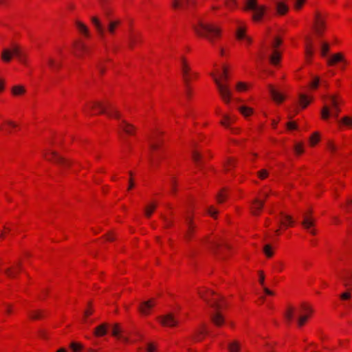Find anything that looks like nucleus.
Returning <instances> with one entry per match:
<instances>
[{
	"instance_id": "obj_13",
	"label": "nucleus",
	"mask_w": 352,
	"mask_h": 352,
	"mask_svg": "<svg viewBox=\"0 0 352 352\" xmlns=\"http://www.w3.org/2000/svg\"><path fill=\"white\" fill-rule=\"evenodd\" d=\"M155 300L153 299H150L147 301L141 302L138 307V309L142 315H148L151 309L155 306Z\"/></svg>"
},
{
	"instance_id": "obj_15",
	"label": "nucleus",
	"mask_w": 352,
	"mask_h": 352,
	"mask_svg": "<svg viewBox=\"0 0 352 352\" xmlns=\"http://www.w3.org/2000/svg\"><path fill=\"white\" fill-rule=\"evenodd\" d=\"M302 225L311 234L314 235L316 234V230L313 228L314 226V220L313 219L305 215Z\"/></svg>"
},
{
	"instance_id": "obj_23",
	"label": "nucleus",
	"mask_w": 352,
	"mask_h": 352,
	"mask_svg": "<svg viewBox=\"0 0 352 352\" xmlns=\"http://www.w3.org/2000/svg\"><path fill=\"white\" fill-rule=\"evenodd\" d=\"M12 56H14L13 53V47L12 49H4L1 54V59L3 61L8 63L11 60Z\"/></svg>"
},
{
	"instance_id": "obj_27",
	"label": "nucleus",
	"mask_w": 352,
	"mask_h": 352,
	"mask_svg": "<svg viewBox=\"0 0 352 352\" xmlns=\"http://www.w3.org/2000/svg\"><path fill=\"white\" fill-rule=\"evenodd\" d=\"M120 128L121 129H122L127 134H133V131H134L133 126H132L130 124L127 123L124 120H122V122L120 123Z\"/></svg>"
},
{
	"instance_id": "obj_5",
	"label": "nucleus",
	"mask_w": 352,
	"mask_h": 352,
	"mask_svg": "<svg viewBox=\"0 0 352 352\" xmlns=\"http://www.w3.org/2000/svg\"><path fill=\"white\" fill-rule=\"evenodd\" d=\"M214 82L216 83L219 94L222 100L226 103L229 104L232 98V92L229 87L226 84H223L220 80L213 74H211Z\"/></svg>"
},
{
	"instance_id": "obj_46",
	"label": "nucleus",
	"mask_w": 352,
	"mask_h": 352,
	"mask_svg": "<svg viewBox=\"0 0 352 352\" xmlns=\"http://www.w3.org/2000/svg\"><path fill=\"white\" fill-rule=\"evenodd\" d=\"M340 298L342 301L350 300L351 298V291H346L340 295Z\"/></svg>"
},
{
	"instance_id": "obj_56",
	"label": "nucleus",
	"mask_w": 352,
	"mask_h": 352,
	"mask_svg": "<svg viewBox=\"0 0 352 352\" xmlns=\"http://www.w3.org/2000/svg\"><path fill=\"white\" fill-rule=\"evenodd\" d=\"M208 214L214 217V218H216V216L217 214H218V211L217 210H215L212 206H210L208 209Z\"/></svg>"
},
{
	"instance_id": "obj_44",
	"label": "nucleus",
	"mask_w": 352,
	"mask_h": 352,
	"mask_svg": "<svg viewBox=\"0 0 352 352\" xmlns=\"http://www.w3.org/2000/svg\"><path fill=\"white\" fill-rule=\"evenodd\" d=\"M122 330L118 324H115L112 329V335L115 337L118 338L120 336Z\"/></svg>"
},
{
	"instance_id": "obj_32",
	"label": "nucleus",
	"mask_w": 352,
	"mask_h": 352,
	"mask_svg": "<svg viewBox=\"0 0 352 352\" xmlns=\"http://www.w3.org/2000/svg\"><path fill=\"white\" fill-rule=\"evenodd\" d=\"M276 10L279 14H285L288 11V6L283 2H277Z\"/></svg>"
},
{
	"instance_id": "obj_42",
	"label": "nucleus",
	"mask_w": 352,
	"mask_h": 352,
	"mask_svg": "<svg viewBox=\"0 0 352 352\" xmlns=\"http://www.w3.org/2000/svg\"><path fill=\"white\" fill-rule=\"evenodd\" d=\"M74 45L80 52H86L88 51L87 47L83 43H75Z\"/></svg>"
},
{
	"instance_id": "obj_49",
	"label": "nucleus",
	"mask_w": 352,
	"mask_h": 352,
	"mask_svg": "<svg viewBox=\"0 0 352 352\" xmlns=\"http://www.w3.org/2000/svg\"><path fill=\"white\" fill-rule=\"evenodd\" d=\"M247 88H248L247 85L242 82H239L236 85V89L238 91H245V90H247Z\"/></svg>"
},
{
	"instance_id": "obj_7",
	"label": "nucleus",
	"mask_w": 352,
	"mask_h": 352,
	"mask_svg": "<svg viewBox=\"0 0 352 352\" xmlns=\"http://www.w3.org/2000/svg\"><path fill=\"white\" fill-rule=\"evenodd\" d=\"M314 29L318 36H321L325 29V21L320 13L316 12L314 14Z\"/></svg>"
},
{
	"instance_id": "obj_16",
	"label": "nucleus",
	"mask_w": 352,
	"mask_h": 352,
	"mask_svg": "<svg viewBox=\"0 0 352 352\" xmlns=\"http://www.w3.org/2000/svg\"><path fill=\"white\" fill-rule=\"evenodd\" d=\"M264 200H261L258 198H255L252 201L251 208L252 212L254 215H258L264 206Z\"/></svg>"
},
{
	"instance_id": "obj_64",
	"label": "nucleus",
	"mask_w": 352,
	"mask_h": 352,
	"mask_svg": "<svg viewBox=\"0 0 352 352\" xmlns=\"http://www.w3.org/2000/svg\"><path fill=\"white\" fill-rule=\"evenodd\" d=\"M281 44V41L278 38H276L274 41L272 43V47L274 48H276L278 47Z\"/></svg>"
},
{
	"instance_id": "obj_58",
	"label": "nucleus",
	"mask_w": 352,
	"mask_h": 352,
	"mask_svg": "<svg viewBox=\"0 0 352 352\" xmlns=\"http://www.w3.org/2000/svg\"><path fill=\"white\" fill-rule=\"evenodd\" d=\"M268 175V173L266 170L263 169L261 171L258 172V175L261 179L265 178Z\"/></svg>"
},
{
	"instance_id": "obj_52",
	"label": "nucleus",
	"mask_w": 352,
	"mask_h": 352,
	"mask_svg": "<svg viewBox=\"0 0 352 352\" xmlns=\"http://www.w3.org/2000/svg\"><path fill=\"white\" fill-rule=\"evenodd\" d=\"M150 146L151 149L155 150L158 148V145L155 141V138L154 137L150 138Z\"/></svg>"
},
{
	"instance_id": "obj_30",
	"label": "nucleus",
	"mask_w": 352,
	"mask_h": 352,
	"mask_svg": "<svg viewBox=\"0 0 352 352\" xmlns=\"http://www.w3.org/2000/svg\"><path fill=\"white\" fill-rule=\"evenodd\" d=\"M342 60H343L342 55L341 54L338 53V54H336L331 56L330 58H329L327 62L329 65H331L336 64L338 62L342 61Z\"/></svg>"
},
{
	"instance_id": "obj_40",
	"label": "nucleus",
	"mask_w": 352,
	"mask_h": 352,
	"mask_svg": "<svg viewBox=\"0 0 352 352\" xmlns=\"http://www.w3.org/2000/svg\"><path fill=\"white\" fill-rule=\"evenodd\" d=\"M230 352H239L240 350V344L237 341H234L228 344Z\"/></svg>"
},
{
	"instance_id": "obj_25",
	"label": "nucleus",
	"mask_w": 352,
	"mask_h": 352,
	"mask_svg": "<svg viewBox=\"0 0 352 352\" xmlns=\"http://www.w3.org/2000/svg\"><path fill=\"white\" fill-rule=\"evenodd\" d=\"M120 23L121 21L119 19L110 20L107 25V31L111 34H114L116 32V29L118 25H120Z\"/></svg>"
},
{
	"instance_id": "obj_37",
	"label": "nucleus",
	"mask_w": 352,
	"mask_h": 352,
	"mask_svg": "<svg viewBox=\"0 0 352 352\" xmlns=\"http://www.w3.org/2000/svg\"><path fill=\"white\" fill-rule=\"evenodd\" d=\"M305 54H306L307 58H311L314 54L313 44H312L311 41L309 40L307 41Z\"/></svg>"
},
{
	"instance_id": "obj_39",
	"label": "nucleus",
	"mask_w": 352,
	"mask_h": 352,
	"mask_svg": "<svg viewBox=\"0 0 352 352\" xmlns=\"http://www.w3.org/2000/svg\"><path fill=\"white\" fill-rule=\"evenodd\" d=\"M25 91V87L21 85L14 86L12 89V92L14 96H19L24 94Z\"/></svg>"
},
{
	"instance_id": "obj_10",
	"label": "nucleus",
	"mask_w": 352,
	"mask_h": 352,
	"mask_svg": "<svg viewBox=\"0 0 352 352\" xmlns=\"http://www.w3.org/2000/svg\"><path fill=\"white\" fill-rule=\"evenodd\" d=\"M185 221L187 228L186 230L184 232V236L187 241H189L193 235L196 227L193 223L192 219L191 217L186 216L185 217Z\"/></svg>"
},
{
	"instance_id": "obj_38",
	"label": "nucleus",
	"mask_w": 352,
	"mask_h": 352,
	"mask_svg": "<svg viewBox=\"0 0 352 352\" xmlns=\"http://www.w3.org/2000/svg\"><path fill=\"white\" fill-rule=\"evenodd\" d=\"M280 54L276 50H274L273 54L270 56V60L274 65H276L280 60Z\"/></svg>"
},
{
	"instance_id": "obj_34",
	"label": "nucleus",
	"mask_w": 352,
	"mask_h": 352,
	"mask_svg": "<svg viewBox=\"0 0 352 352\" xmlns=\"http://www.w3.org/2000/svg\"><path fill=\"white\" fill-rule=\"evenodd\" d=\"M338 123L347 127H352V117L344 116L338 120Z\"/></svg>"
},
{
	"instance_id": "obj_53",
	"label": "nucleus",
	"mask_w": 352,
	"mask_h": 352,
	"mask_svg": "<svg viewBox=\"0 0 352 352\" xmlns=\"http://www.w3.org/2000/svg\"><path fill=\"white\" fill-rule=\"evenodd\" d=\"M170 184L171 192L173 193H175L177 191L176 180H175V177H171Z\"/></svg>"
},
{
	"instance_id": "obj_26",
	"label": "nucleus",
	"mask_w": 352,
	"mask_h": 352,
	"mask_svg": "<svg viewBox=\"0 0 352 352\" xmlns=\"http://www.w3.org/2000/svg\"><path fill=\"white\" fill-rule=\"evenodd\" d=\"M13 53L20 62L25 63V56L18 45H13Z\"/></svg>"
},
{
	"instance_id": "obj_2",
	"label": "nucleus",
	"mask_w": 352,
	"mask_h": 352,
	"mask_svg": "<svg viewBox=\"0 0 352 352\" xmlns=\"http://www.w3.org/2000/svg\"><path fill=\"white\" fill-rule=\"evenodd\" d=\"M193 29L199 36L206 38L211 43H214L215 38L221 35V29L219 27L206 23L201 20H199L197 24L193 25Z\"/></svg>"
},
{
	"instance_id": "obj_33",
	"label": "nucleus",
	"mask_w": 352,
	"mask_h": 352,
	"mask_svg": "<svg viewBox=\"0 0 352 352\" xmlns=\"http://www.w3.org/2000/svg\"><path fill=\"white\" fill-rule=\"evenodd\" d=\"M157 205L155 204H151L145 207L144 214L146 217L149 218L155 210Z\"/></svg>"
},
{
	"instance_id": "obj_55",
	"label": "nucleus",
	"mask_w": 352,
	"mask_h": 352,
	"mask_svg": "<svg viewBox=\"0 0 352 352\" xmlns=\"http://www.w3.org/2000/svg\"><path fill=\"white\" fill-rule=\"evenodd\" d=\"M305 0H294V6L296 10H300Z\"/></svg>"
},
{
	"instance_id": "obj_31",
	"label": "nucleus",
	"mask_w": 352,
	"mask_h": 352,
	"mask_svg": "<svg viewBox=\"0 0 352 352\" xmlns=\"http://www.w3.org/2000/svg\"><path fill=\"white\" fill-rule=\"evenodd\" d=\"M223 120L220 122L221 124L226 128H230V124L234 122L236 118H232L231 116L228 115H223Z\"/></svg>"
},
{
	"instance_id": "obj_50",
	"label": "nucleus",
	"mask_w": 352,
	"mask_h": 352,
	"mask_svg": "<svg viewBox=\"0 0 352 352\" xmlns=\"http://www.w3.org/2000/svg\"><path fill=\"white\" fill-rule=\"evenodd\" d=\"M263 252L267 257H271L273 255L272 248L270 245H265L263 248Z\"/></svg>"
},
{
	"instance_id": "obj_43",
	"label": "nucleus",
	"mask_w": 352,
	"mask_h": 352,
	"mask_svg": "<svg viewBox=\"0 0 352 352\" xmlns=\"http://www.w3.org/2000/svg\"><path fill=\"white\" fill-rule=\"evenodd\" d=\"M320 83V79L318 76H314L310 82V87L311 89H316L318 88L319 84Z\"/></svg>"
},
{
	"instance_id": "obj_17",
	"label": "nucleus",
	"mask_w": 352,
	"mask_h": 352,
	"mask_svg": "<svg viewBox=\"0 0 352 352\" xmlns=\"http://www.w3.org/2000/svg\"><path fill=\"white\" fill-rule=\"evenodd\" d=\"M21 269H22V263L21 261H18L16 263V266L8 267V268L6 269L5 273L6 274V275L8 277L14 278L16 276V275L17 274V273L20 270H21Z\"/></svg>"
},
{
	"instance_id": "obj_47",
	"label": "nucleus",
	"mask_w": 352,
	"mask_h": 352,
	"mask_svg": "<svg viewBox=\"0 0 352 352\" xmlns=\"http://www.w3.org/2000/svg\"><path fill=\"white\" fill-rule=\"evenodd\" d=\"M319 141V133L318 132L314 133L310 137V143L312 146L315 145Z\"/></svg>"
},
{
	"instance_id": "obj_19",
	"label": "nucleus",
	"mask_w": 352,
	"mask_h": 352,
	"mask_svg": "<svg viewBox=\"0 0 352 352\" xmlns=\"http://www.w3.org/2000/svg\"><path fill=\"white\" fill-rule=\"evenodd\" d=\"M280 218H277L280 225L287 226L293 223V220L291 216L284 214L283 212H280Z\"/></svg>"
},
{
	"instance_id": "obj_21",
	"label": "nucleus",
	"mask_w": 352,
	"mask_h": 352,
	"mask_svg": "<svg viewBox=\"0 0 352 352\" xmlns=\"http://www.w3.org/2000/svg\"><path fill=\"white\" fill-rule=\"evenodd\" d=\"M191 3V0H173L172 7L174 9H185Z\"/></svg>"
},
{
	"instance_id": "obj_28",
	"label": "nucleus",
	"mask_w": 352,
	"mask_h": 352,
	"mask_svg": "<svg viewBox=\"0 0 352 352\" xmlns=\"http://www.w3.org/2000/svg\"><path fill=\"white\" fill-rule=\"evenodd\" d=\"M206 243H208L209 244L210 248L211 250L215 254H218V250L221 246V243L216 241H210L208 238H206L204 239Z\"/></svg>"
},
{
	"instance_id": "obj_18",
	"label": "nucleus",
	"mask_w": 352,
	"mask_h": 352,
	"mask_svg": "<svg viewBox=\"0 0 352 352\" xmlns=\"http://www.w3.org/2000/svg\"><path fill=\"white\" fill-rule=\"evenodd\" d=\"M268 89L271 96H272L273 99L275 101L280 103L284 100V96L281 94H280L277 90H276L272 85H269Z\"/></svg>"
},
{
	"instance_id": "obj_12",
	"label": "nucleus",
	"mask_w": 352,
	"mask_h": 352,
	"mask_svg": "<svg viewBox=\"0 0 352 352\" xmlns=\"http://www.w3.org/2000/svg\"><path fill=\"white\" fill-rule=\"evenodd\" d=\"M159 321L164 326L175 327L177 324L178 321L173 314H168L165 316L158 318Z\"/></svg>"
},
{
	"instance_id": "obj_11",
	"label": "nucleus",
	"mask_w": 352,
	"mask_h": 352,
	"mask_svg": "<svg viewBox=\"0 0 352 352\" xmlns=\"http://www.w3.org/2000/svg\"><path fill=\"white\" fill-rule=\"evenodd\" d=\"M142 34L138 32H130L127 36V44L130 49H133L137 44L141 42Z\"/></svg>"
},
{
	"instance_id": "obj_29",
	"label": "nucleus",
	"mask_w": 352,
	"mask_h": 352,
	"mask_svg": "<svg viewBox=\"0 0 352 352\" xmlns=\"http://www.w3.org/2000/svg\"><path fill=\"white\" fill-rule=\"evenodd\" d=\"M76 25L80 32H81L85 36H89V31L88 28L85 24H83L82 22L76 21Z\"/></svg>"
},
{
	"instance_id": "obj_1",
	"label": "nucleus",
	"mask_w": 352,
	"mask_h": 352,
	"mask_svg": "<svg viewBox=\"0 0 352 352\" xmlns=\"http://www.w3.org/2000/svg\"><path fill=\"white\" fill-rule=\"evenodd\" d=\"M199 294L201 298L206 300L208 305L215 310V312L210 315L211 321L217 327L221 326L225 322L223 315L219 311L221 308V305L219 302L221 300V298L213 297L214 292L212 291H208L206 294L202 292H199Z\"/></svg>"
},
{
	"instance_id": "obj_9",
	"label": "nucleus",
	"mask_w": 352,
	"mask_h": 352,
	"mask_svg": "<svg viewBox=\"0 0 352 352\" xmlns=\"http://www.w3.org/2000/svg\"><path fill=\"white\" fill-rule=\"evenodd\" d=\"M50 155H52V157L48 158L47 160L50 161H53L54 163L59 165L62 168H66L67 167H69L72 163V161L60 156L56 151H51Z\"/></svg>"
},
{
	"instance_id": "obj_36",
	"label": "nucleus",
	"mask_w": 352,
	"mask_h": 352,
	"mask_svg": "<svg viewBox=\"0 0 352 352\" xmlns=\"http://www.w3.org/2000/svg\"><path fill=\"white\" fill-rule=\"evenodd\" d=\"M238 110L245 117H248L253 113V109L248 107H246V106H241V107H238Z\"/></svg>"
},
{
	"instance_id": "obj_20",
	"label": "nucleus",
	"mask_w": 352,
	"mask_h": 352,
	"mask_svg": "<svg viewBox=\"0 0 352 352\" xmlns=\"http://www.w3.org/2000/svg\"><path fill=\"white\" fill-rule=\"evenodd\" d=\"M91 21L95 26L98 33L101 36H103L104 34V30L99 19L96 16H92L91 18Z\"/></svg>"
},
{
	"instance_id": "obj_57",
	"label": "nucleus",
	"mask_w": 352,
	"mask_h": 352,
	"mask_svg": "<svg viewBox=\"0 0 352 352\" xmlns=\"http://www.w3.org/2000/svg\"><path fill=\"white\" fill-rule=\"evenodd\" d=\"M30 316L32 319H38L41 317V313L39 311H34L30 314Z\"/></svg>"
},
{
	"instance_id": "obj_62",
	"label": "nucleus",
	"mask_w": 352,
	"mask_h": 352,
	"mask_svg": "<svg viewBox=\"0 0 352 352\" xmlns=\"http://www.w3.org/2000/svg\"><path fill=\"white\" fill-rule=\"evenodd\" d=\"M225 4L228 8H232V7L234 6L235 1H234V0H226L225 1Z\"/></svg>"
},
{
	"instance_id": "obj_60",
	"label": "nucleus",
	"mask_w": 352,
	"mask_h": 352,
	"mask_svg": "<svg viewBox=\"0 0 352 352\" xmlns=\"http://www.w3.org/2000/svg\"><path fill=\"white\" fill-rule=\"evenodd\" d=\"M224 197H226V195L223 194V190L221 191L218 195H217V200L219 203H221L223 201Z\"/></svg>"
},
{
	"instance_id": "obj_48",
	"label": "nucleus",
	"mask_w": 352,
	"mask_h": 352,
	"mask_svg": "<svg viewBox=\"0 0 352 352\" xmlns=\"http://www.w3.org/2000/svg\"><path fill=\"white\" fill-rule=\"evenodd\" d=\"M70 347L72 349L73 352H79L82 349V346L80 344L76 342H72L70 344Z\"/></svg>"
},
{
	"instance_id": "obj_3",
	"label": "nucleus",
	"mask_w": 352,
	"mask_h": 352,
	"mask_svg": "<svg viewBox=\"0 0 352 352\" xmlns=\"http://www.w3.org/2000/svg\"><path fill=\"white\" fill-rule=\"evenodd\" d=\"M327 103L321 110V116L324 120H328L331 116V109H333L337 111H340L339 105L342 100H339L336 96H329L327 98Z\"/></svg>"
},
{
	"instance_id": "obj_59",
	"label": "nucleus",
	"mask_w": 352,
	"mask_h": 352,
	"mask_svg": "<svg viewBox=\"0 0 352 352\" xmlns=\"http://www.w3.org/2000/svg\"><path fill=\"white\" fill-rule=\"evenodd\" d=\"M200 158H201V156H200V155L198 153H197L195 151H194L192 153V159H193V160L195 162L198 163V162L199 161Z\"/></svg>"
},
{
	"instance_id": "obj_14",
	"label": "nucleus",
	"mask_w": 352,
	"mask_h": 352,
	"mask_svg": "<svg viewBox=\"0 0 352 352\" xmlns=\"http://www.w3.org/2000/svg\"><path fill=\"white\" fill-rule=\"evenodd\" d=\"M303 312H305V314L300 316L298 318V324L300 327L305 324L309 317V314L312 312V309L309 307L302 305L300 310H299V314H302Z\"/></svg>"
},
{
	"instance_id": "obj_41",
	"label": "nucleus",
	"mask_w": 352,
	"mask_h": 352,
	"mask_svg": "<svg viewBox=\"0 0 352 352\" xmlns=\"http://www.w3.org/2000/svg\"><path fill=\"white\" fill-rule=\"evenodd\" d=\"M329 51V45L327 43L322 42L321 43V55L325 57Z\"/></svg>"
},
{
	"instance_id": "obj_22",
	"label": "nucleus",
	"mask_w": 352,
	"mask_h": 352,
	"mask_svg": "<svg viewBox=\"0 0 352 352\" xmlns=\"http://www.w3.org/2000/svg\"><path fill=\"white\" fill-rule=\"evenodd\" d=\"M236 36L239 40H245L248 43H250L252 40L250 37L247 36L245 34V28L242 26H239Z\"/></svg>"
},
{
	"instance_id": "obj_45",
	"label": "nucleus",
	"mask_w": 352,
	"mask_h": 352,
	"mask_svg": "<svg viewBox=\"0 0 352 352\" xmlns=\"http://www.w3.org/2000/svg\"><path fill=\"white\" fill-rule=\"evenodd\" d=\"M309 103V101L307 100V98L304 94L300 95V104L302 108H305Z\"/></svg>"
},
{
	"instance_id": "obj_51",
	"label": "nucleus",
	"mask_w": 352,
	"mask_h": 352,
	"mask_svg": "<svg viewBox=\"0 0 352 352\" xmlns=\"http://www.w3.org/2000/svg\"><path fill=\"white\" fill-rule=\"evenodd\" d=\"M293 311L294 309L292 307H289L287 312L285 314V318L288 321H291L293 318Z\"/></svg>"
},
{
	"instance_id": "obj_63",
	"label": "nucleus",
	"mask_w": 352,
	"mask_h": 352,
	"mask_svg": "<svg viewBox=\"0 0 352 352\" xmlns=\"http://www.w3.org/2000/svg\"><path fill=\"white\" fill-rule=\"evenodd\" d=\"M227 68L224 66L223 67V74H222V78L225 81H226L228 79V76L227 73Z\"/></svg>"
},
{
	"instance_id": "obj_4",
	"label": "nucleus",
	"mask_w": 352,
	"mask_h": 352,
	"mask_svg": "<svg viewBox=\"0 0 352 352\" xmlns=\"http://www.w3.org/2000/svg\"><path fill=\"white\" fill-rule=\"evenodd\" d=\"M89 107L91 109H97L100 111V113H107L110 117H114L117 119L120 117L119 112L114 109L109 102L103 104L99 101H93L89 104Z\"/></svg>"
},
{
	"instance_id": "obj_8",
	"label": "nucleus",
	"mask_w": 352,
	"mask_h": 352,
	"mask_svg": "<svg viewBox=\"0 0 352 352\" xmlns=\"http://www.w3.org/2000/svg\"><path fill=\"white\" fill-rule=\"evenodd\" d=\"M181 63L182 74L185 83V87H188V86H190L189 83L191 78L192 76H195L196 74L192 73L191 72L190 67L188 66V63H186V60L184 58H182Z\"/></svg>"
},
{
	"instance_id": "obj_6",
	"label": "nucleus",
	"mask_w": 352,
	"mask_h": 352,
	"mask_svg": "<svg viewBox=\"0 0 352 352\" xmlns=\"http://www.w3.org/2000/svg\"><path fill=\"white\" fill-rule=\"evenodd\" d=\"M246 9L252 10L254 12L253 19L254 21H259L263 16L265 7L259 6L256 0H248L246 3Z\"/></svg>"
},
{
	"instance_id": "obj_54",
	"label": "nucleus",
	"mask_w": 352,
	"mask_h": 352,
	"mask_svg": "<svg viewBox=\"0 0 352 352\" xmlns=\"http://www.w3.org/2000/svg\"><path fill=\"white\" fill-rule=\"evenodd\" d=\"M294 150L297 154H301L303 153L302 144L298 143L296 144L294 146Z\"/></svg>"
},
{
	"instance_id": "obj_61",
	"label": "nucleus",
	"mask_w": 352,
	"mask_h": 352,
	"mask_svg": "<svg viewBox=\"0 0 352 352\" xmlns=\"http://www.w3.org/2000/svg\"><path fill=\"white\" fill-rule=\"evenodd\" d=\"M287 126L289 129H297V125L295 122H289L287 123Z\"/></svg>"
},
{
	"instance_id": "obj_35",
	"label": "nucleus",
	"mask_w": 352,
	"mask_h": 352,
	"mask_svg": "<svg viewBox=\"0 0 352 352\" xmlns=\"http://www.w3.org/2000/svg\"><path fill=\"white\" fill-rule=\"evenodd\" d=\"M47 64L49 67L52 69H58L61 67V63L56 62L54 58H48L47 60Z\"/></svg>"
},
{
	"instance_id": "obj_24",
	"label": "nucleus",
	"mask_w": 352,
	"mask_h": 352,
	"mask_svg": "<svg viewBox=\"0 0 352 352\" xmlns=\"http://www.w3.org/2000/svg\"><path fill=\"white\" fill-rule=\"evenodd\" d=\"M107 328H108V324L107 323H103L100 325H99L98 327H97L95 330H94V335L96 336H103L104 335H106L107 332Z\"/></svg>"
}]
</instances>
